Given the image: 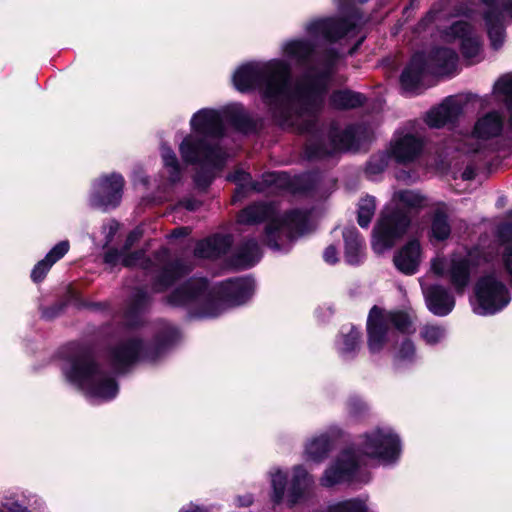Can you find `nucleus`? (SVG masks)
Wrapping results in <instances>:
<instances>
[{"instance_id": "1", "label": "nucleus", "mask_w": 512, "mask_h": 512, "mask_svg": "<svg viewBox=\"0 0 512 512\" xmlns=\"http://www.w3.org/2000/svg\"><path fill=\"white\" fill-rule=\"evenodd\" d=\"M281 51L287 60L240 65L233 74V84L241 92L259 89L281 125L306 131L323 103L337 53L320 52L309 38L287 40Z\"/></svg>"}, {"instance_id": "2", "label": "nucleus", "mask_w": 512, "mask_h": 512, "mask_svg": "<svg viewBox=\"0 0 512 512\" xmlns=\"http://www.w3.org/2000/svg\"><path fill=\"white\" fill-rule=\"evenodd\" d=\"M228 117L239 128L247 120V114L240 104H232L222 112L210 108L197 111L190 120L192 133L179 145L182 160L187 164L221 169L228 154L219 141L223 134V119Z\"/></svg>"}, {"instance_id": "3", "label": "nucleus", "mask_w": 512, "mask_h": 512, "mask_svg": "<svg viewBox=\"0 0 512 512\" xmlns=\"http://www.w3.org/2000/svg\"><path fill=\"white\" fill-rule=\"evenodd\" d=\"M224 293L228 299L209 289L202 279H190L177 287L169 296L168 303L172 306L197 307L196 316L212 318L221 315L230 302L233 305L243 304L253 293V282L249 279L237 278L224 284Z\"/></svg>"}, {"instance_id": "4", "label": "nucleus", "mask_w": 512, "mask_h": 512, "mask_svg": "<svg viewBox=\"0 0 512 512\" xmlns=\"http://www.w3.org/2000/svg\"><path fill=\"white\" fill-rule=\"evenodd\" d=\"M268 221L265 230L266 244L278 252H287L293 241L310 229V214L307 211L292 210L278 216L276 207L256 203L243 209L238 215V222L255 225Z\"/></svg>"}, {"instance_id": "5", "label": "nucleus", "mask_w": 512, "mask_h": 512, "mask_svg": "<svg viewBox=\"0 0 512 512\" xmlns=\"http://www.w3.org/2000/svg\"><path fill=\"white\" fill-rule=\"evenodd\" d=\"M428 204L418 191L400 190L393 194L374 227L372 248L377 254L389 250L410 225L408 212L418 211Z\"/></svg>"}, {"instance_id": "6", "label": "nucleus", "mask_w": 512, "mask_h": 512, "mask_svg": "<svg viewBox=\"0 0 512 512\" xmlns=\"http://www.w3.org/2000/svg\"><path fill=\"white\" fill-rule=\"evenodd\" d=\"M367 0H334L340 13L339 17H324L310 20L305 25L308 38L320 52L334 51L337 53L336 64L339 61L340 53L334 48H326L358 33L363 24L356 4L364 3Z\"/></svg>"}, {"instance_id": "7", "label": "nucleus", "mask_w": 512, "mask_h": 512, "mask_svg": "<svg viewBox=\"0 0 512 512\" xmlns=\"http://www.w3.org/2000/svg\"><path fill=\"white\" fill-rule=\"evenodd\" d=\"M69 382L79 387L94 402L113 399L118 393L114 378L105 374L88 354H81L63 366Z\"/></svg>"}, {"instance_id": "8", "label": "nucleus", "mask_w": 512, "mask_h": 512, "mask_svg": "<svg viewBox=\"0 0 512 512\" xmlns=\"http://www.w3.org/2000/svg\"><path fill=\"white\" fill-rule=\"evenodd\" d=\"M483 260L478 248H460L448 257H436L431 261V270L449 280L458 294H463L470 282L472 272Z\"/></svg>"}, {"instance_id": "9", "label": "nucleus", "mask_w": 512, "mask_h": 512, "mask_svg": "<svg viewBox=\"0 0 512 512\" xmlns=\"http://www.w3.org/2000/svg\"><path fill=\"white\" fill-rule=\"evenodd\" d=\"M458 55L449 48H437L426 59L423 54H416L401 74V84L407 91L417 89L425 71L437 75H448L457 68Z\"/></svg>"}, {"instance_id": "10", "label": "nucleus", "mask_w": 512, "mask_h": 512, "mask_svg": "<svg viewBox=\"0 0 512 512\" xmlns=\"http://www.w3.org/2000/svg\"><path fill=\"white\" fill-rule=\"evenodd\" d=\"M356 458L361 459V466L366 459H377L384 464H389L399 458L401 447L398 436L389 427H377L362 434L357 442V447H351Z\"/></svg>"}, {"instance_id": "11", "label": "nucleus", "mask_w": 512, "mask_h": 512, "mask_svg": "<svg viewBox=\"0 0 512 512\" xmlns=\"http://www.w3.org/2000/svg\"><path fill=\"white\" fill-rule=\"evenodd\" d=\"M393 328L402 333L414 332L411 318L403 312H384L373 307L367 320L368 347L371 353H378L385 343L394 336Z\"/></svg>"}, {"instance_id": "12", "label": "nucleus", "mask_w": 512, "mask_h": 512, "mask_svg": "<svg viewBox=\"0 0 512 512\" xmlns=\"http://www.w3.org/2000/svg\"><path fill=\"white\" fill-rule=\"evenodd\" d=\"M176 337L177 330L167 326L153 346L144 345L137 338L128 339L110 351V361L114 368L120 371L140 357L147 360H155L160 352L172 343Z\"/></svg>"}, {"instance_id": "13", "label": "nucleus", "mask_w": 512, "mask_h": 512, "mask_svg": "<svg viewBox=\"0 0 512 512\" xmlns=\"http://www.w3.org/2000/svg\"><path fill=\"white\" fill-rule=\"evenodd\" d=\"M504 129V117L498 111H490L477 119L471 135L463 137L456 149L465 154L486 153L493 150V139Z\"/></svg>"}, {"instance_id": "14", "label": "nucleus", "mask_w": 512, "mask_h": 512, "mask_svg": "<svg viewBox=\"0 0 512 512\" xmlns=\"http://www.w3.org/2000/svg\"><path fill=\"white\" fill-rule=\"evenodd\" d=\"M510 302L507 287L494 275L482 277L475 287L473 311L479 315H491L502 310Z\"/></svg>"}, {"instance_id": "15", "label": "nucleus", "mask_w": 512, "mask_h": 512, "mask_svg": "<svg viewBox=\"0 0 512 512\" xmlns=\"http://www.w3.org/2000/svg\"><path fill=\"white\" fill-rule=\"evenodd\" d=\"M272 499L275 503L287 501L290 505L297 503L312 486L313 478L302 465L293 468V477L286 490L287 473L279 468L270 472Z\"/></svg>"}, {"instance_id": "16", "label": "nucleus", "mask_w": 512, "mask_h": 512, "mask_svg": "<svg viewBox=\"0 0 512 512\" xmlns=\"http://www.w3.org/2000/svg\"><path fill=\"white\" fill-rule=\"evenodd\" d=\"M484 20L490 46L493 50L503 47L506 39V16L512 19V0H481Z\"/></svg>"}, {"instance_id": "17", "label": "nucleus", "mask_w": 512, "mask_h": 512, "mask_svg": "<svg viewBox=\"0 0 512 512\" xmlns=\"http://www.w3.org/2000/svg\"><path fill=\"white\" fill-rule=\"evenodd\" d=\"M361 459L356 458V453L351 447L341 450L328 464L319 479L320 485L332 488L337 485L349 483L356 478Z\"/></svg>"}, {"instance_id": "18", "label": "nucleus", "mask_w": 512, "mask_h": 512, "mask_svg": "<svg viewBox=\"0 0 512 512\" xmlns=\"http://www.w3.org/2000/svg\"><path fill=\"white\" fill-rule=\"evenodd\" d=\"M124 178L117 173L98 178L92 185L90 203L92 206L107 210L115 208L122 199Z\"/></svg>"}, {"instance_id": "19", "label": "nucleus", "mask_w": 512, "mask_h": 512, "mask_svg": "<svg viewBox=\"0 0 512 512\" xmlns=\"http://www.w3.org/2000/svg\"><path fill=\"white\" fill-rule=\"evenodd\" d=\"M342 429L338 426H331L326 431L309 438L303 451V458L306 462L321 463L333 450L335 442L342 436Z\"/></svg>"}, {"instance_id": "20", "label": "nucleus", "mask_w": 512, "mask_h": 512, "mask_svg": "<svg viewBox=\"0 0 512 512\" xmlns=\"http://www.w3.org/2000/svg\"><path fill=\"white\" fill-rule=\"evenodd\" d=\"M228 180L233 181L239 185L234 201H236L244 190L249 188L257 191H263L265 187H275L277 189H289L291 186V179L285 172H272L263 175V183H252L251 177L248 173L237 170L228 176Z\"/></svg>"}, {"instance_id": "21", "label": "nucleus", "mask_w": 512, "mask_h": 512, "mask_svg": "<svg viewBox=\"0 0 512 512\" xmlns=\"http://www.w3.org/2000/svg\"><path fill=\"white\" fill-rule=\"evenodd\" d=\"M448 35L460 41L463 56L478 61L482 51V40L476 29L466 21H458L450 28Z\"/></svg>"}, {"instance_id": "22", "label": "nucleus", "mask_w": 512, "mask_h": 512, "mask_svg": "<svg viewBox=\"0 0 512 512\" xmlns=\"http://www.w3.org/2000/svg\"><path fill=\"white\" fill-rule=\"evenodd\" d=\"M427 308L436 316L448 315L455 306L454 297L441 285H428L426 281L419 279Z\"/></svg>"}, {"instance_id": "23", "label": "nucleus", "mask_w": 512, "mask_h": 512, "mask_svg": "<svg viewBox=\"0 0 512 512\" xmlns=\"http://www.w3.org/2000/svg\"><path fill=\"white\" fill-rule=\"evenodd\" d=\"M422 261V249L418 240H411L401 247L394 255L393 262L397 270L405 275L418 272Z\"/></svg>"}, {"instance_id": "24", "label": "nucleus", "mask_w": 512, "mask_h": 512, "mask_svg": "<svg viewBox=\"0 0 512 512\" xmlns=\"http://www.w3.org/2000/svg\"><path fill=\"white\" fill-rule=\"evenodd\" d=\"M461 113L462 105L460 101L449 97L439 106L427 112L425 122L431 128H441L449 123H453Z\"/></svg>"}, {"instance_id": "25", "label": "nucleus", "mask_w": 512, "mask_h": 512, "mask_svg": "<svg viewBox=\"0 0 512 512\" xmlns=\"http://www.w3.org/2000/svg\"><path fill=\"white\" fill-rule=\"evenodd\" d=\"M1 505L9 512H34L43 510V502L35 496H28L25 493L7 489L3 491Z\"/></svg>"}, {"instance_id": "26", "label": "nucleus", "mask_w": 512, "mask_h": 512, "mask_svg": "<svg viewBox=\"0 0 512 512\" xmlns=\"http://www.w3.org/2000/svg\"><path fill=\"white\" fill-rule=\"evenodd\" d=\"M422 149V142L412 134L396 135L391 143L390 152L399 163L413 161Z\"/></svg>"}, {"instance_id": "27", "label": "nucleus", "mask_w": 512, "mask_h": 512, "mask_svg": "<svg viewBox=\"0 0 512 512\" xmlns=\"http://www.w3.org/2000/svg\"><path fill=\"white\" fill-rule=\"evenodd\" d=\"M104 260L112 266L122 264L125 267H142L143 269L150 267V260L145 258L143 251L128 254L124 249H111L105 253Z\"/></svg>"}, {"instance_id": "28", "label": "nucleus", "mask_w": 512, "mask_h": 512, "mask_svg": "<svg viewBox=\"0 0 512 512\" xmlns=\"http://www.w3.org/2000/svg\"><path fill=\"white\" fill-rule=\"evenodd\" d=\"M70 248V244L67 240L61 241L56 244L45 256L44 259L39 261L33 268L31 272V278L35 282H39L43 280L47 272L56 263L60 260Z\"/></svg>"}, {"instance_id": "29", "label": "nucleus", "mask_w": 512, "mask_h": 512, "mask_svg": "<svg viewBox=\"0 0 512 512\" xmlns=\"http://www.w3.org/2000/svg\"><path fill=\"white\" fill-rule=\"evenodd\" d=\"M345 260L350 265H358L364 259V242L355 227L343 231Z\"/></svg>"}, {"instance_id": "30", "label": "nucleus", "mask_w": 512, "mask_h": 512, "mask_svg": "<svg viewBox=\"0 0 512 512\" xmlns=\"http://www.w3.org/2000/svg\"><path fill=\"white\" fill-rule=\"evenodd\" d=\"M231 245L228 235H215L200 241L195 249V255L200 258H216L227 251Z\"/></svg>"}, {"instance_id": "31", "label": "nucleus", "mask_w": 512, "mask_h": 512, "mask_svg": "<svg viewBox=\"0 0 512 512\" xmlns=\"http://www.w3.org/2000/svg\"><path fill=\"white\" fill-rule=\"evenodd\" d=\"M495 99L503 103L509 111V128L512 130V73L500 76L493 86Z\"/></svg>"}, {"instance_id": "32", "label": "nucleus", "mask_w": 512, "mask_h": 512, "mask_svg": "<svg viewBox=\"0 0 512 512\" xmlns=\"http://www.w3.org/2000/svg\"><path fill=\"white\" fill-rule=\"evenodd\" d=\"M189 267L179 262L166 266L156 280L154 289L157 292L163 291L168 287L176 284L182 276L188 273Z\"/></svg>"}, {"instance_id": "33", "label": "nucleus", "mask_w": 512, "mask_h": 512, "mask_svg": "<svg viewBox=\"0 0 512 512\" xmlns=\"http://www.w3.org/2000/svg\"><path fill=\"white\" fill-rule=\"evenodd\" d=\"M161 157L163 161V176L167 178L170 184H175L181 179V168L176 154L170 147L163 145L161 147Z\"/></svg>"}, {"instance_id": "34", "label": "nucleus", "mask_w": 512, "mask_h": 512, "mask_svg": "<svg viewBox=\"0 0 512 512\" xmlns=\"http://www.w3.org/2000/svg\"><path fill=\"white\" fill-rule=\"evenodd\" d=\"M360 331L355 327H350L347 331H342L337 340V349L343 357H351L359 347Z\"/></svg>"}, {"instance_id": "35", "label": "nucleus", "mask_w": 512, "mask_h": 512, "mask_svg": "<svg viewBox=\"0 0 512 512\" xmlns=\"http://www.w3.org/2000/svg\"><path fill=\"white\" fill-rule=\"evenodd\" d=\"M261 257V250L255 240L246 242L237 252L236 263L237 265L246 268L253 266L259 261Z\"/></svg>"}, {"instance_id": "36", "label": "nucleus", "mask_w": 512, "mask_h": 512, "mask_svg": "<svg viewBox=\"0 0 512 512\" xmlns=\"http://www.w3.org/2000/svg\"><path fill=\"white\" fill-rule=\"evenodd\" d=\"M331 105L338 109L355 108L363 104L364 97L360 93L348 90L336 91L331 95Z\"/></svg>"}, {"instance_id": "37", "label": "nucleus", "mask_w": 512, "mask_h": 512, "mask_svg": "<svg viewBox=\"0 0 512 512\" xmlns=\"http://www.w3.org/2000/svg\"><path fill=\"white\" fill-rule=\"evenodd\" d=\"M447 335V330L444 326L436 324H426L420 329L421 339L430 346L442 343Z\"/></svg>"}, {"instance_id": "38", "label": "nucleus", "mask_w": 512, "mask_h": 512, "mask_svg": "<svg viewBox=\"0 0 512 512\" xmlns=\"http://www.w3.org/2000/svg\"><path fill=\"white\" fill-rule=\"evenodd\" d=\"M450 232L447 216L442 212H436L431 224V236L438 241H443L449 237Z\"/></svg>"}, {"instance_id": "39", "label": "nucleus", "mask_w": 512, "mask_h": 512, "mask_svg": "<svg viewBox=\"0 0 512 512\" xmlns=\"http://www.w3.org/2000/svg\"><path fill=\"white\" fill-rule=\"evenodd\" d=\"M375 209L376 203L374 197L366 196L360 200L358 205V224L361 227H368L375 213Z\"/></svg>"}, {"instance_id": "40", "label": "nucleus", "mask_w": 512, "mask_h": 512, "mask_svg": "<svg viewBox=\"0 0 512 512\" xmlns=\"http://www.w3.org/2000/svg\"><path fill=\"white\" fill-rule=\"evenodd\" d=\"M327 512H369L368 508L360 499H350L337 502L329 506Z\"/></svg>"}, {"instance_id": "41", "label": "nucleus", "mask_w": 512, "mask_h": 512, "mask_svg": "<svg viewBox=\"0 0 512 512\" xmlns=\"http://www.w3.org/2000/svg\"><path fill=\"white\" fill-rule=\"evenodd\" d=\"M416 355L414 343L410 339H404L396 348L394 358L398 362L411 361Z\"/></svg>"}, {"instance_id": "42", "label": "nucleus", "mask_w": 512, "mask_h": 512, "mask_svg": "<svg viewBox=\"0 0 512 512\" xmlns=\"http://www.w3.org/2000/svg\"><path fill=\"white\" fill-rule=\"evenodd\" d=\"M388 164L387 156L385 155H379L376 157H373L368 165H367V172L370 174H377L383 171Z\"/></svg>"}, {"instance_id": "43", "label": "nucleus", "mask_w": 512, "mask_h": 512, "mask_svg": "<svg viewBox=\"0 0 512 512\" xmlns=\"http://www.w3.org/2000/svg\"><path fill=\"white\" fill-rule=\"evenodd\" d=\"M323 258L328 264H335L338 261V251L335 246H328L323 253Z\"/></svg>"}, {"instance_id": "44", "label": "nucleus", "mask_w": 512, "mask_h": 512, "mask_svg": "<svg viewBox=\"0 0 512 512\" xmlns=\"http://www.w3.org/2000/svg\"><path fill=\"white\" fill-rule=\"evenodd\" d=\"M146 300V293L142 290H137L133 296V309H140L146 303Z\"/></svg>"}, {"instance_id": "45", "label": "nucleus", "mask_w": 512, "mask_h": 512, "mask_svg": "<svg viewBox=\"0 0 512 512\" xmlns=\"http://www.w3.org/2000/svg\"><path fill=\"white\" fill-rule=\"evenodd\" d=\"M141 237V231L139 229H136L134 231H132L127 239H126V242H125V245L123 247V249L127 252V250L136 242L140 239Z\"/></svg>"}, {"instance_id": "46", "label": "nucleus", "mask_w": 512, "mask_h": 512, "mask_svg": "<svg viewBox=\"0 0 512 512\" xmlns=\"http://www.w3.org/2000/svg\"><path fill=\"white\" fill-rule=\"evenodd\" d=\"M499 235L503 240H512V223H505L499 228Z\"/></svg>"}, {"instance_id": "47", "label": "nucleus", "mask_w": 512, "mask_h": 512, "mask_svg": "<svg viewBox=\"0 0 512 512\" xmlns=\"http://www.w3.org/2000/svg\"><path fill=\"white\" fill-rule=\"evenodd\" d=\"M252 501L253 499L251 495L239 496L236 499L237 505L240 507L249 506L252 503Z\"/></svg>"}, {"instance_id": "48", "label": "nucleus", "mask_w": 512, "mask_h": 512, "mask_svg": "<svg viewBox=\"0 0 512 512\" xmlns=\"http://www.w3.org/2000/svg\"><path fill=\"white\" fill-rule=\"evenodd\" d=\"M183 206L187 209V210H196L197 207L199 206V202L196 201V200H192V199H188V200H185L183 202Z\"/></svg>"}, {"instance_id": "49", "label": "nucleus", "mask_w": 512, "mask_h": 512, "mask_svg": "<svg viewBox=\"0 0 512 512\" xmlns=\"http://www.w3.org/2000/svg\"><path fill=\"white\" fill-rule=\"evenodd\" d=\"M211 178H212L211 175H209L205 179L202 180L201 176L197 175L195 177V182L200 187H206L210 183Z\"/></svg>"}, {"instance_id": "50", "label": "nucleus", "mask_w": 512, "mask_h": 512, "mask_svg": "<svg viewBox=\"0 0 512 512\" xmlns=\"http://www.w3.org/2000/svg\"><path fill=\"white\" fill-rule=\"evenodd\" d=\"M180 512H206V511L197 505L190 504L187 507L182 508Z\"/></svg>"}, {"instance_id": "51", "label": "nucleus", "mask_w": 512, "mask_h": 512, "mask_svg": "<svg viewBox=\"0 0 512 512\" xmlns=\"http://www.w3.org/2000/svg\"><path fill=\"white\" fill-rule=\"evenodd\" d=\"M117 229H118V223L112 222L109 224V235H108L107 243L111 241V238Z\"/></svg>"}, {"instance_id": "52", "label": "nucleus", "mask_w": 512, "mask_h": 512, "mask_svg": "<svg viewBox=\"0 0 512 512\" xmlns=\"http://www.w3.org/2000/svg\"><path fill=\"white\" fill-rule=\"evenodd\" d=\"M183 234H187V229L186 228H180V229L174 230L172 236L178 237V236L183 235Z\"/></svg>"}, {"instance_id": "53", "label": "nucleus", "mask_w": 512, "mask_h": 512, "mask_svg": "<svg viewBox=\"0 0 512 512\" xmlns=\"http://www.w3.org/2000/svg\"><path fill=\"white\" fill-rule=\"evenodd\" d=\"M333 142L335 143L336 147L339 149H343L346 147V145L342 143V139L336 140L334 136H333Z\"/></svg>"}, {"instance_id": "54", "label": "nucleus", "mask_w": 512, "mask_h": 512, "mask_svg": "<svg viewBox=\"0 0 512 512\" xmlns=\"http://www.w3.org/2000/svg\"><path fill=\"white\" fill-rule=\"evenodd\" d=\"M363 38H361L358 43L349 51L350 54H352L356 49L357 47L360 45V43L362 42Z\"/></svg>"}, {"instance_id": "55", "label": "nucleus", "mask_w": 512, "mask_h": 512, "mask_svg": "<svg viewBox=\"0 0 512 512\" xmlns=\"http://www.w3.org/2000/svg\"><path fill=\"white\" fill-rule=\"evenodd\" d=\"M463 176H464V178H466V179H470V178H471L470 173H468L467 171H465V172L463 173Z\"/></svg>"}]
</instances>
